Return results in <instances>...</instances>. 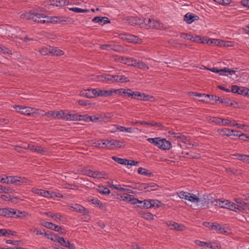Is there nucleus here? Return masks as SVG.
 Wrapping results in <instances>:
<instances>
[{"label":"nucleus","instance_id":"f257e3e1","mask_svg":"<svg viewBox=\"0 0 249 249\" xmlns=\"http://www.w3.org/2000/svg\"><path fill=\"white\" fill-rule=\"evenodd\" d=\"M20 18L28 20H33L34 21L40 23L51 22V17L45 16L43 13L29 12L22 14Z\"/></svg>","mask_w":249,"mask_h":249},{"label":"nucleus","instance_id":"f03ea898","mask_svg":"<svg viewBox=\"0 0 249 249\" xmlns=\"http://www.w3.org/2000/svg\"><path fill=\"white\" fill-rule=\"evenodd\" d=\"M13 107L17 112L27 116H35L37 113L36 111L39 110L33 107L22 106L15 105Z\"/></svg>","mask_w":249,"mask_h":249},{"label":"nucleus","instance_id":"7ed1b4c3","mask_svg":"<svg viewBox=\"0 0 249 249\" xmlns=\"http://www.w3.org/2000/svg\"><path fill=\"white\" fill-rule=\"evenodd\" d=\"M142 26L146 29H159L160 27L159 21L149 18H144L142 20Z\"/></svg>","mask_w":249,"mask_h":249},{"label":"nucleus","instance_id":"20e7f679","mask_svg":"<svg viewBox=\"0 0 249 249\" xmlns=\"http://www.w3.org/2000/svg\"><path fill=\"white\" fill-rule=\"evenodd\" d=\"M83 174L89 177L94 178H107V175L104 172L99 171H94L90 169H84L82 171Z\"/></svg>","mask_w":249,"mask_h":249},{"label":"nucleus","instance_id":"39448f33","mask_svg":"<svg viewBox=\"0 0 249 249\" xmlns=\"http://www.w3.org/2000/svg\"><path fill=\"white\" fill-rule=\"evenodd\" d=\"M17 214V210L12 208H5L0 209V215L7 217H15Z\"/></svg>","mask_w":249,"mask_h":249},{"label":"nucleus","instance_id":"423d86ee","mask_svg":"<svg viewBox=\"0 0 249 249\" xmlns=\"http://www.w3.org/2000/svg\"><path fill=\"white\" fill-rule=\"evenodd\" d=\"M216 200L213 198L212 194L203 195V209L209 207V205H212L213 204L215 205Z\"/></svg>","mask_w":249,"mask_h":249},{"label":"nucleus","instance_id":"0eeeda50","mask_svg":"<svg viewBox=\"0 0 249 249\" xmlns=\"http://www.w3.org/2000/svg\"><path fill=\"white\" fill-rule=\"evenodd\" d=\"M121 38L127 40L129 42L140 44L142 42V39L137 36L131 34L121 35Z\"/></svg>","mask_w":249,"mask_h":249},{"label":"nucleus","instance_id":"6e6552de","mask_svg":"<svg viewBox=\"0 0 249 249\" xmlns=\"http://www.w3.org/2000/svg\"><path fill=\"white\" fill-rule=\"evenodd\" d=\"M157 146L162 150H168L171 146V143L165 139H161L159 137Z\"/></svg>","mask_w":249,"mask_h":249},{"label":"nucleus","instance_id":"1a4fd4ad","mask_svg":"<svg viewBox=\"0 0 249 249\" xmlns=\"http://www.w3.org/2000/svg\"><path fill=\"white\" fill-rule=\"evenodd\" d=\"M199 18L198 16L189 12L184 16V20L188 24H191L193 21L197 20Z\"/></svg>","mask_w":249,"mask_h":249},{"label":"nucleus","instance_id":"9d476101","mask_svg":"<svg viewBox=\"0 0 249 249\" xmlns=\"http://www.w3.org/2000/svg\"><path fill=\"white\" fill-rule=\"evenodd\" d=\"M33 192L36 194L40 195L41 196H44L45 197H53V194H54V192L52 191H46L43 189H36Z\"/></svg>","mask_w":249,"mask_h":249},{"label":"nucleus","instance_id":"9b49d317","mask_svg":"<svg viewBox=\"0 0 249 249\" xmlns=\"http://www.w3.org/2000/svg\"><path fill=\"white\" fill-rule=\"evenodd\" d=\"M41 225L43 227L56 231H59L62 229L61 227L49 222L43 221L41 223Z\"/></svg>","mask_w":249,"mask_h":249},{"label":"nucleus","instance_id":"f8f14e48","mask_svg":"<svg viewBox=\"0 0 249 249\" xmlns=\"http://www.w3.org/2000/svg\"><path fill=\"white\" fill-rule=\"evenodd\" d=\"M95 96L109 97L112 95V89L109 90H102L95 89Z\"/></svg>","mask_w":249,"mask_h":249},{"label":"nucleus","instance_id":"ddd939ff","mask_svg":"<svg viewBox=\"0 0 249 249\" xmlns=\"http://www.w3.org/2000/svg\"><path fill=\"white\" fill-rule=\"evenodd\" d=\"M23 178H22L20 177L7 176L6 183L16 184L17 185H19L20 182H23Z\"/></svg>","mask_w":249,"mask_h":249},{"label":"nucleus","instance_id":"4468645a","mask_svg":"<svg viewBox=\"0 0 249 249\" xmlns=\"http://www.w3.org/2000/svg\"><path fill=\"white\" fill-rule=\"evenodd\" d=\"M45 116L47 117H52L53 118H64L65 116V113L61 111H48L45 112Z\"/></svg>","mask_w":249,"mask_h":249},{"label":"nucleus","instance_id":"2eb2a0df","mask_svg":"<svg viewBox=\"0 0 249 249\" xmlns=\"http://www.w3.org/2000/svg\"><path fill=\"white\" fill-rule=\"evenodd\" d=\"M94 23H98L101 25L110 22V20L106 17H96L92 19Z\"/></svg>","mask_w":249,"mask_h":249},{"label":"nucleus","instance_id":"dca6fc26","mask_svg":"<svg viewBox=\"0 0 249 249\" xmlns=\"http://www.w3.org/2000/svg\"><path fill=\"white\" fill-rule=\"evenodd\" d=\"M95 89L84 90L81 91L80 95L88 98H91L95 97Z\"/></svg>","mask_w":249,"mask_h":249},{"label":"nucleus","instance_id":"f3484780","mask_svg":"<svg viewBox=\"0 0 249 249\" xmlns=\"http://www.w3.org/2000/svg\"><path fill=\"white\" fill-rule=\"evenodd\" d=\"M71 208L73 211L80 213L86 214L89 213V211L87 209L79 204H75L73 206H71Z\"/></svg>","mask_w":249,"mask_h":249},{"label":"nucleus","instance_id":"a211bd4d","mask_svg":"<svg viewBox=\"0 0 249 249\" xmlns=\"http://www.w3.org/2000/svg\"><path fill=\"white\" fill-rule=\"evenodd\" d=\"M229 207H228L227 209H228L231 211L237 212H243V210H244V208H242V206H239L238 205H237L233 202H231L230 201H229Z\"/></svg>","mask_w":249,"mask_h":249},{"label":"nucleus","instance_id":"6ab92c4d","mask_svg":"<svg viewBox=\"0 0 249 249\" xmlns=\"http://www.w3.org/2000/svg\"><path fill=\"white\" fill-rule=\"evenodd\" d=\"M80 115L77 113H65L64 119L70 121H79Z\"/></svg>","mask_w":249,"mask_h":249},{"label":"nucleus","instance_id":"aec40b11","mask_svg":"<svg viewBox=\"0 0 249 249\" xmlns=\"http://www.w3.org/2000/svg\"><path fill=\"white\" fill-rule=\"evenodd\" d=\"M29 150L33 152H36L38 154H44L47 152V149L44 147L32 145H30Z\"/></svg>","mask_w":249,"mask_h":249},{"label":"nucleus","instance_id":"412c9836","mask_svg":"<svg viewBox=\"0 0 249 249\" xmlns=\"http://www.w3.org/2000/svg\"><path fill=\"white\" fill-rule=\"evenodd\" d=\"M45 214L48 216L52 218L55 222H58L61 220L62 216L60 214L53 213L51 212H46Z\"/></svg>","mask_w":249,"mask_h":249},{"label":"nucleus","instance_id":"4be33fe9","mask_svg":"<svg viewBox=\"0 0 249 249\" xmlns=\"http://www.w3.org/2000/svg\"><path fill=\"white\" fill-rule=\"evenodd\" d=\"M229 200L220 199H217L215 201V206H218L221 208L227 209L228 207H229Z\"/></svg>","mask_w":249,"mask_h":249},{"label":"nucleus","instance_id":"5701e85b","mask_svg":"<svg viewBox=\"0 0 249 249\" xmlns=\"http://www.w3.org/2000/svg\"><path fill=\"white\" fill-rule=\"evenodd\" d=\"M168 225L172 229L177 230V231H182L184 229V226L182 225L178 224L175 222L170 221Z\"/></svg>","mask_w":249,"mask_h":249},{"label":"nucleus","instance_id":"b1692460","mask_svg":"<svg viewBox=\"0 0 249 249\" xmlns=\"http://www.w3.org/2000/svg\"><path fill=\"white\" fill-rule=\"evenodd\" d=\"M52 1H55V3H51L52 5L57 7L68 5L69 3V0H52Z\"/></svg>","mask_w":249,"mask_h":249},{"label":"nucleus","instance_id":"393cba45","mask_svg":"<svg viewBox=\"0 0 249 249\" xmlns=\"http://www.w3.org/2000/svg\"><path fill=\"white\" fill-rule=\"evenodd\" d=\"M128 22L129 24L132 25H139L140 26H142V19H138L135 17H131L129 18L128 19Z\"/></svg>","mask_w":249,"mask_h":249},{"label":"nucleus","instance_id":"a878e982","mask_svg":"<svg viewBox=\"0 0 249 249\" xmlns=\"http://www.w3.org/2000/svg\"><path fill=\"white\" fill-rule=\"evenodd\" d=\"M44 236L52 241H56L58 236L53 232L48 231L45 232Z\"/></svg>","mask_w":249,"mask_h":249},{"label":"nucleus","instance_id":"bb28decb","mask_svg":"<svg viewBox=\"0 0 249 249\" xmlns=\"http://www.w3.org/2000/svg\"><path fill=\"white\" fill-rule=\"evenodd\" d=\"M101 143L102 144V145H101V147H106L109 149H111L112 148V147H111V140H101Z\"/></svg>","mask_w":249,"mask_h":249},{"label":"nucleus","instance_id":"cd10ccee","mask_svg":"<svg viewBox=\"0 0 249 249\" xmlns=\"http://www.w3.org/2000/svg\"><path fill=\"white\" fill-rule=\"evenodd\" d=\"M213 100L214 97L213 95L203 93V102L214 104V102H212Z\"/></svg>","mask_w":249,"mask_h":249},{"label":"nucleus","instance_id":"c85d7f7f","mask_svg":"<svg viewBox=\"0 0 249 249\" xmlns=\"http://www.w3.org/2000/svg\"><path fill=\"white\" fill-rule=\"evenodd\" d=\"M206 119L208 122H212L218 125H220L221 118L208 116L206 118Z\"/></svg>","mask_w":249,"mask_h":249},{"label":"nucleus","instance_id":"c756f323","mask_svg":"<svg viewBox=\"0 0 249 249\" xmlns=\"http://www.w3.org/2000/svg\"><path fill=\"white\" fill-rule=\"evenodd\" d=\"M64 54L63 52L57 48L51 47V55L55 56H60Z\"/></svg>","mask_w":249,"mask_h":249},{"label":"nucleus","instance_id":"7c9ffc66","mask_svg":"<svg viewBox=\"0 0 249 249\" xmlns=\"http://www.w3.org/2000/svg\"><path fill=\"white\" fill-rule=\"evenodd\" d=\"M138 172L139 174L145 175L148 177H151L153 176L152 173L149 172L147 169L142 167H140L138 169Z\"/></svg>","mask_w":249,"mask_h":249},{"label":"nucleus","instance_id":"2f4dec72","mask_svg":"<svg viewBox=\"0 0 249 249\" xmlns=\"http://www.w3.org/2000/svg\"><path fill=\"white\" fill-rule=\"evenodd\" d=\"M135 65H136L134 66L135 67L142 70H146L149 69V67L145 63L140 60L137 61Z\"/></svg>","mask_w":249,"mask_h":249},{"label":"nucleus","instance_id":"473e14b6","mask_svg":"<svg viewBox=\"0 0 249 249\" xmlns=\"http://www.w3.org/2000/svg\"><path fill=\"white\" fill-rule=\"evenodd\" d=\"M204 247L212 249H216L218 248V246L216 243L214 242H203V248Z\"/></svg>","mask_w":249,"mask_h":249},{"label":"nucleus","instance_id":"72a5a7b5","mask_svg":"<svg viewBox=\"0 0 249 249\" xmlns=\"http://www.w3.org/2000/svg\"><path fill=\"white\" fill-rule=\"evenodd\" d=\"M137 60L136 59H134L133 58L128 57L126 58L124 60V63L129 65V66H135L136 65V63L137 62Z\"/></svg>","mask_w":249,"mask_h":249},{"label":"nucleus","instance_id":"f704fd0d","mask_svg":"<svg viewBox=\"0 0 249 249\" xmlns=\"http://www.w3.org/2000/svg\"><path fill=\"white\" fill-rule=\"evenodd\" d=\"M231 130L228 128L219 129L217 132L219 134L223 136H231V134L230 132Z\"/></svg>","mask_w":249,"mask_h":249},{"label":"nucleus","instance_id":"c9c22d12","mask_svg":"<svg viewBox=\"0 0 249 249\" xmlns=\"http://www.w3.org/2000/svg\"><path fill=\"white\" fill-rule=\"evenodd\" d=\"M112 159L115 162H116L119 164H121L122 165H126L127 160V159H122V158L116 157V156H113L112 157Z\"/></svg>","mask_w":249,"mask_h":249},{"label":"nucleus","instance_id":"e433bc0d","mask_svg":"<svg viewBox=\"0 0 249 249\" xmlns=\"http://www.w3.org/2000/svg\"><path fill=\"white\" fill-rule=\"evenodd\" d=\"M130 187H132L134 189H138L139 190H142L146 189V186H147L146 183H135L133 185H129L128 186Z\"/></svg>","mask_w":249,"mask_h":249},{"label":"nucleus","instance_id":"4c0bfd02","mask_svg":"<svg viewBox=\"0 0 249 249\" xmlns=\"http://www.w3.org/2000/svg\"><path fill=\"white\" fill-rule=\"evenodd\" d=\"M173 137L179 139L181 140H187V137L181 133L173 132L171 134Z\"/></svg>","mask_w":249,"mask_h":249},{"label":"nucleus","instance_id":"58836bf2","mask_svg":"<svg viewBox=\"0 0 249 249\" xmlns=\"http://www.w3.org/2000/svg\"><path fill=\"white\" fill-rule=\"evenodd\" d=\"M235 201L237 205L239 206H242V208H248L249 206V204L247 203H246L244 201H243L242 199L239 198H237L235 199Z\"/></svg>","mask_w":249,"mask_h":249},{"label":"nucleus","instance_id":"ea45409f","mask_svg":"<svg viewBox=\"0 0 249 249\" xmlns=\"http://www.w3.org/2000/svg\"><path fill=\"white\" fill-rule=\"evenodd\" d=\"M51 47H43L39 50V52L42 55H48L51 54Z\"/></svg>","mask_w":249,"mask_h":249},{"label":"nucleus","instance_id":"a19ab883","mask_svg":"<svg viewBox=\"0 0 249 249\" xmlns=\"http://www.w3.org/2000/svg\"><path fill=\"white\" fill-rule=\"evenodd\" d=\"M59 243H60L62 246L65 247H67V246H69V242L68 241H66L63 237H60L58 236V238H57L56 240Z\"/></svg>","mask_w":249,"mask_h":249},{"label":"nucleus","instance_id":"79ce46f5","mask_svg":"<svg viewBox=\"0 0 249 249\" xmlns=\"http://www.w3.org/2000/svg\"><path fill=\"white\" fill-rule=\"evenodd\" d=\"M238 94L249 97V89L246 88H240Z\"/></svg>","mask_w":249,"mask_h":249},{"label":"nucleus","instance_id":"37998d69","mask_svg":"<svg viewBox=\"0 0 249 249\" xmlns=\"http://www.w3.org/2000/svg\"><path fill=\"white\" fill-rule=\"evenodd\" d=\"M220 125L232 126L233 124H232V120H229L228 119L221 118Z\"/></svg>","mask_w":249,"mask_h":249},{"label":"nucleus","instance_id":"c03bdc74","mask_svg":"<svg viewBox=\"0 0 249 249\" xmlns=\"http://www.w3.org/2000/svg\"><path fill=\"white\" fill-rule=\"evenodd\" d=\"M158 186L155 183L152 182L149 184H147L146 186V189L147 191H154L157 189Z\"/></svg>","mask_w":249,"mask_h":249},{"label":"nucleus","instance_id":"a18cd8bd","mask_svg":"<svg viewBox=\"0 0 249 249\" xmlns=\"http://www.w3.org/2000/svg\"><path fill=\"white\" fill-rule=\"evenodd\" d=\"M69 10L72 11H73L75 13H87L89 11V9H81L78 7H72L69 8Z\"/></svg>","mask_w":249,"mask_h":249},{"label":"nucleus","instance_id":"49530a36","mask_svg":"<svg viewBox=\"0 0 249 249\" xmlns=\"http://www.w3.org/2000/svg\"><path fill=\"white\" fill-rule=\"evenodd\" d=\"M117 130L120 131V132H126L128 133H131L132 132V128L131 127H125L124 126H117Z\"/></svg>","mask_w":249,"mask_h":249},{"label":"nucleus","instance_id":"de8ad7c7","mask_svg":"<svg viewBox=\"0 0 249 249\" xmlns=\"http://www.w3.org/2000/svg\"><path fill=\"white\" fill-rule=\"evenodd\" d=\"M142 216L146 219H153V215L149 212L147 211L142 212L141 213Z\"/></svg>","mask_w":249,"mask_h":249},{"label":"nucleus","instance_id":"09e8293b","mask_svg":"<svg viewBox=\"0 0 249 249\" xmlns=\"http://www.w3.org/2000/svg\"><path fill=\"white\" fill-rule=\"evenodd\" d=\"M141 124L144 125H149L151 126H155L157 127H160L162 125L160 123H158L155 122L142 121L141 122Z\"/></svg>","mask_w":249,"mask_h":249},{"label":"nucleus","instance_id":"8fccbe9b","mask_svg":"<svg viewBox=\"0 0 249 249\" xmlns=\"http://www.w3.org/2000/svg\"><path fill=\"white\" fill-rule=\"evenodd\" d=\"M144 93H142L138 91H134V94H133L132 98L142 100V98L144 96Z\"/></svg>","mask_w":249,"mask_h":249},{"label":"nucleus","instance_id":"3c124183","mask_svg":"<svg viewBox=\"0 0 249 249\" xmlns=\"http://www.w3.org/2000/svg\"><path fill=\"white\" fill-rule=\"evenodd\" d=\"M188 200L191 201L192 202H198L200 201V199L196 195L190 193V196H189Z\"/></svg>","mask_w":249,"mask_h":249},{"label":"nucleus","instance_id":"603ef678","mask_svg":"<svg viewBox=\"0 0 249 249\" xmlns=\"http://www.w3.org/2000/svg\"><path fill=\"white\" fill-rule=\"evenodd\" d=\"M98 191L100 193L106 195H107L110 193V190L107 188L104 187V186H99Z\"/></svg>","mask_w":249,"mask_h":249},{"label":"nucleus","instance_id":"864d4df0","mask_svg":"<svg viewBox=\"0 0 249 249\" xmlns=\"http://www.w3.org/2000/svg\"><path fill=\"white\" fill-rule=\"evenodd\" d=\"M211 230L219 231L221 232H223V231H224V229H222L221 226L219 224L215 225L214 224V223H213V225L211 226Z\"/></svg>","mask_w":249,"mask_h":249},{"label":"nucleus","instance_id":"5fc2aeb1","mask_svg":"<svg viewBox=\"0 0 249 249\" xmlns=\"http://www.w3.org/2000/svg\"><path fill=\"white\" fill-rule=\"evenodd\" d=\"M122 142L119 141L112 139L111 140V147L113 145L118 148H121L122 146Z\"/></svg>","mask_w":249,"mask_h":249},{"label":"nucleus","instance_id":"6e6d98bb","mask_svg":"<svg viewBox=\"0 0 249 249\" xmlns=\"http://www.w3.org/2000/svg\"><path fill=\"white\" fill-rule=\"evenodd\" d=\"M0 191L4 193H12L14 191V190L10 187H5L2 185H0Z\"/></svg>","mask_w":249,"mask_h":249},{"label":"nucleus","instance_id":"4d7b16f0","mask_svg":"<svg viewBox=\"0 0 249 249\" xmlns=\"http://www.w3.org/2000/svg\"><path fill=\"white\" fill-rule=\"evenodd\" d=\"M27 213L25 212H21L19 210H17V214H15V218H22L26 216Z\"/></svg>","mask_w":249,"mask_h":249},{"label":"nucleus","instance_id":"13d9d810","mask_svg":"<svg viewBox=\"0 0 249 249\" xmlns=\"http://www.w3.org/2000/svg\"><path fill=\"white\" fill-rule=\"evenodd\" d=\"M178 196L180 198L188 200V198H189V196H190V193L185 192H180L178 194Z\"/></svg>","mask_w":249,"mask_h":249},{"label":"nucleus","instance_id":"bf43d9fd","mask_svg":"<svg viewBox=\"0 0 249 249\" xmlns=\"http://www.w3.org/2000/svg\"><path fill=\"white\" fill-rule=\"evenodd\" d=\"M0 52L4 54H12L11 51L9 50L8 48L1 46L0 45Z\"/></svg>","mask_w":249,"mask_h":249},{"label":"nucleus","instance_id":"052dcab7","mask_svg":"<svg viewBox=\"0 0 249 249\" xmlns=\"http://www.w3.org/2000/svg\"><path fill=\"white\" fill-rule=\"evenodd\" d=\"M143 101H149L150 102H153L155 100V98L154 96H150L144 94V96L142 98Z\"/></svg>","mask_w":249,"mask_h":249},{"label":"nucleus","instance_id":"680f3d73","mask_svg":"<svg viewBox=\"0 0 249 249\" xmlns=\"http://www.w3.org/2000/svg\"><path fill=\"white\" fill-rule=\"evenodd\" d=\"M133 94H134V91L132 90V89H124V96H129L131 97L132 98Z\"/></svg>","mask_w":249,"mask_h":249},{"label":"nucleus","instance_id":"e2e57ef3","mask_svg":"<svg viewBox=\"0 0 249 249\" xmlns=\"http://www.w3.org/2000/svg\"><path fill=\"white\" fill-rule=\"evenodd\" d=\"M149 204H150L149 199V200L145 199L144 200H143L142 205H140V206H139V207H140L141 208H144V209H148V208H150V207L149 206Z\"/></svg>","mask_w":249,"mask_h":249},{"label":"nucleus","instance_id":"0e129e2a","mask_svg":"<svg viewBox=\"0 0 249 249\" xmlns=\"http://www.w3.org/2000/svg\"><path fill=\"white\" fill-rule=\"evenodd\" d=\"M237 159L243 161H247L249 159V156L237 154L236 156Z\"/></svg>","mask_w":249,"mask_h":249},{"label":"nucleus","instance_id":"69168bd1","mask_svg":"<svg viewBox=\"0 0 249 249\" xmlns=\"http://www.w3.org/2000/svg\"><path fill=\"white\" fill-rule=\"evenodd\" d=\"M112 95L114 93H115V94L118 93V94H119L123 96L124 93V89H112Z\"/></svg>","mask_w":249,"mask_h":249},{"label":"nucleus","instance_id":"338daca9","mask_svg":"<svg viewBox=\"0 0 249 249\" xmlns=\"http://www.w3.org/2000/svg\"><path fill=\"white\" fill-rule=\"evenodd\" d=\"M187 141L186 140H181L180 141H178V145L182 148H185L187 147Z\"/></svg>","mask_w":249,"mask_h":249},{"label":"nucleus","instance_id":"774afa93","mask_svg":"<svg viewBox=\"0 0 249 249\" xmlns=\"http://www.w3.org/2000/svg\"><path fill=\"white\" fill-rule=\"evenodd\" d=\"M159 137L155 138H148L147 139V141L148 142H149L151 143L154 144V145L157 146L158 145V142L159 140Z\"/></svg>","mask_w":249,"mask_h":249}]
</instances>
